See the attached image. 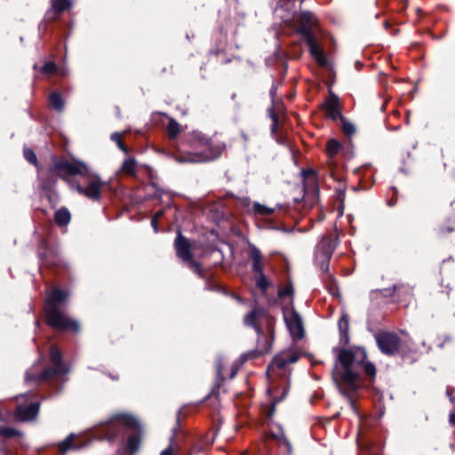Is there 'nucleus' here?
I'll return each mask as SVG.
<instances>
[{"mask_svg":"<svg viewBox=\"0 0 455 455\" xmlns=\"http://www.w3.org/2000/svg\"><path fill=\"white\" fill-rule=\"evenodd\" d=\"M161 455H173L172 445L161 451Z\"/></svg>","mask_w":455,"mask_h":455,"instance_id":"nucleus-46","label":"nucleus"},{"mask_svg":"<svg viewBox=\"0 0 455 455\" xmlns=\"http://www.w3.org/2000/svg\"><path fill=\"white\" fill-rule=\"evenodd\" d=\"M217 371H218V374H220V372H221V366H220V364L218 366Z\"/></svg>","mask_w":455,"mask_h":455,"instance_id":"nucleus-51","label":"nucleus"},{"mask_svg":"<svg viewBox=\"0 0 455 455\" xmlns=\"http://www.w3.org/2000/svg\"><path fill=\"white\" fill-rule=\"evenodd\" d=\"M158 221L159 220L156 219L154 216L151 220V225L155 230V232H158L159 228H158Z\"/></svg>","mask_w":455,"mask_h":455,"instance_id":"nucleus-45","label":"nucleus"},{"mask_svg":"<svg viewBox=\"0 0 455 455\" xmlns=\"http://www.w3.org/2000/svg\"><path fill=\"white\" fill-rule=\"evenodd\" d=\"M236 374V371H233L231 374V378H233Z\"/></svg>","mask_w":455,"mask_h":455,"instance_id":"nucleus-54","label":"nucleus"},{"mask_svg":"<svg viewBox=\"0 0 455 455\" xmlns=\"http://www.w3.org/2000/svg\"><path fill=\"white\" fill-rule=\"evenodd\" d=\"M249 257L251 260L252 270L256 275L264 274V267L262 264V255L260 251L253 246L250 249Z\"/></svg>","mask_w":455,"mask_h":455,"instance_id":"nucleus-24","label":"nucleus"},{"mask_svg":"<svg viewBox=\"0 0 455 455\" xmlns=\"http://www.w3.org/2000/svg\"><path fill=\"white\" fill-rule=\"evenodd\" d=\"M212 398H214L216 403H219V402H220V392H219V390H216V391L213 390L212 393H210L208 395L205 396V400H209V399H212Z\"/></svg>","mask_w":455,"mask_h":455,"instance_id":"nucleus-43","label":"nucleus"},{"mask_svg":"<svg viewBox=\"0 0 455 455\" xmlns=\"http://www.w3.org/2000/svg\"><path fill=\"white\" fill-rule=\"evenodd\" d=\"M24 158L36 168L38 189L44 193L50 204L54 207L58 201L56 186L58 180H68V176L83 174L86 164L77 159L69 160L65 156L51 155L49 164L44 167L39 164L35 151L25 147Z\"/></svg>","mask_w":455,"mask_h":455,"instance_id":"nucleus-1","label":"nucleus"},{"mask_svg":"<svg viewBox=\"0 0 455 455\" xmlns=\"http://www.w3.org/2000/svg\"><path fill=\"white\" fill-rule=\"evenodd\" d=\"M339 328L342 334H347L348 331V318L346 315L340 317L339 321Z\"/></svg>","mask_w":455,"mask_h":455,"instance_id":"nucleus-40","label":"nucleus"},{"mask_svg":"<svg viewBox=\"0 0 455 455\" xmlns=\"http://www.w3.org/2000/svg\"><path fill=\"white\" fill-rule=\"evenodd\" d=\"M151 184H152V186L156 189V191H157V192L164 193V190H163V189H160V188L156 186V182L151 181Z\"/></svg>","mask_w":455,"mask_h":455,"instance_id":"nucleus-47","label":"nucleus"},{"mask_svg":"<svg viewBox=\"0 0 455 455\" xmlns=\"http://www.w3.org/2000/svg\"><path fill=\"white\" fill-rule=\"evenodd\" d=\"M195 274L204 280L205 290L225 295L228 294L227 289L214 279V274L211 270L204 269L202 265H200L199 271Z\"/></svg>","mask_w":455,"mask_h":455,"instance_id":"nucleus-19","label":"nucleus"},{"mask_svg":"<svg viewBox=\"0 0 455 455\" xmlns=\"http://www.w3.org/2000/svg\"><path fill=\"white\" fill-rule=\"evenodd\" d=\"M41 403L38 401L32 402L28 405H17L14 416L17 420L21 422L32 421L36 419Z\"/></svg>","mask_w":455,"mask_h":455,"instance_id":"nucleus-18","label":"nucleus"},{"mask_svg":"<svg viewBox=\"0 0 455 455\" xmlns=\"http://www.w3.org/2000/svg\"><path fill=\"white\" fill-rule=\"evenodd\" d=\"M166 131L169 139L174 140L180 132V124L174 118H170Z\"/></svg>","mask_w":455,"mask_h":455,"instance_id":"nucleus-32","label":"nucleus"},{"mask_svg":"<svg viewBox=\"0 0 455 455\" xmlns=\"http://www.w3.org/2000/svg\"><path fill=\"white\" fill-rule=\"evenodd\" d=\"M45 315V323L59 333L76 335L81 331L78 320L70 317L61 310H52Z\"/></svg>","mask_w":455,"mask_h":455,"instance_id":"nucleus-8","label":"nucleus"},{"mask_svg":"<svg viewBox=\"0 0 455 455\" xmlns=\"http://www.w3.org/2000/svg\"><path fill=\"white\" fill-rule=\"evenodd\" d=\"M320 108L330 119L337 120L340 117L339 98L331 92Z\"/></svg>","mask_w":455,"mask_h":455,"instance_id":"nucleus-21","label":"nucleus"},{"mask_svg":"<svg viewBox=\"0 0 455 455\" xmlns=\"http://www.w3.org/2000/svg\"><path fill=\"white\" fill-rule=\"evenodd\" d=\"M137 161L134 157H128L123 162L120 172L125 175L135 177L136 176Z\"/></svg>","mask_w":455,"mask_h":455,"instance_id":"nucleus-29","label":"nucleus"},{"mask_svg":"<svg viewBox=\"0 0 455 455\" xmlns=\"http://www.w3.org/2000/svg\"><path fill=\"white\" fill-rule=\"evenodd\" d=\"M452 230H453V228L449 227V228H447V229L444 232L450 233Z\"/></svg>","mask_w":455,"mask_h":455,"instance_id":"nucleus-52","label":"nucleus"},{"mask_svg":"<svg viewBox=\"0 0 455 455\" xmlns=\"http://www.w3.org/2000/svg\"><path fill=\"white\" fill-rule=\"evenodd\" d=\"M174 248L178 258L186 263L191 271L197 273L201 264L194 259L191 243L189 240L181 234L180 230L177 232Z\"/></svg>","mask_w":455,"mask_h":455,"instance_id":"nucleus-11","label":"nucleus"},{"mask_svg":"<svg viewBox=\"0 0 455 455\" xmlns=\"http://www.w3.org/2000/svg\"><path fill=\"white\" fill-rule=\"evenodd\" d=\"M71 7L72 2L70 0H52V12L53 16L51 19L53 20H59L60 16Z\"/></svg>","mask_w":455,"mask_h":455,"instance_id":"nucleus-25","label":"nucleus"},{"mask_svg":"<svg viewBox=\"0 0 455 455\" xmlns=\"http://www.w3.org/2000/svg\"><path fill=\"white\" fill-rule=\"evenodd\" d=\"M221 52H222V51H221V50H215V51L211 52V53H212V54H214V55H216V56H218V55H219V54H220Z\"/></svg>","mask_w":455,"mask_h":455,"instance_id":"nucleus-50","label":"nucleus"},{"mask_svg":"<svg viewBox=\"0 0 455 455\" xmlns=\"http://www.w3.org/2000/svg\"><path fill=\"white\" fill-rule=\"evenodd\" d=\"M340 149V144L338 140L332 139L330 140L326 146V151L329 157H334Z\"/></svg>","mask_w":455,"mask_h":455,"instance_id":"nucleus-35","label":"nucleus"},{"mask_svg":"<svg viewBox=\"0 0 455 455\" xmlns=\"http://www.w3.org/2000/svg\"><path fill=\"white\" fill-rule=\"evenodd\" d=\"M48 102L50 107L57 112H62L65 108V101L58 91L48 95Z\"/></svg>","mask_w":455,"mask_h":455,"instance_id":"nucleus-28","label":"nucleus"},{"mask_svg":"<svg viewBox=\"0 0 455 455\" xmlns=\"http://www.w3.org/2000/svg\"><path fill=\"white\" fill-rule=\"evenodd\" d=\"M310 117L313 116V111L310 112V115H309Z\"/></svg>","mask_w":455,"mask_h":455,"instance_id":"nucleus-56","label":"nucleus"},{"mask_svg":"<svg viewBox=\"0 0 455 455\" xmlns=\"http://www.w3.org/2000/svg\"><path fill=\"white\" fill-rule=\"evenodd\" d=\"M294 293V289L291 283H289L283 289L278 291V297L283 299L284 297H292Z\"/></svg>","mask_w":455,"mask_h":455,"instance_id":"nucleus-38","label":"nucleus"},{"mask_svg":"<svg viewBox=\"0 0 455 455\" xmlns=\"http://www.w3.org/2000/svg\"><path fill=\"white\" fill-rule=\"evenodd\" d=\"M374 377L375 366L366 361V354L362 349L342 350L333 370V379L342 393L355 391L361 387L360 372Z\"/></svg>","mask_w":455,"mask_h":455,"instance_id":"nucleus-2","label":"nucleus"},{"mask_svg":"<svg viewBox=\"0 0 455 455\" xmlns=\"http://www.w3.org/2000/svg\"><path fill=\"white\" fill-rule=\"evenodd\" d=\"M243 322L256 331L257 347L264 355L269 353L275 340V318L264 307H255L243 316Z\"/></svg>","mask_w":455,"mask_h":455,"instance_id":"nucleus-5","label":"nucleus"},{"mask_svg":"<svg viewBox=\"0 0 455 455\" xmlns=\"http://www.w3.org/2000/svg\"><path fill=\"white\" fill-rule=\"evenodd\" d=\"M315 62H317L322 67H329V61L325 57L323 52L315 43Z\"/></svg>","mask_w":455,"mask_h":455,"instance_id":"nucleus-33","label":"nucleus"},{"mask_svg":"<svg viewBox=\"0 0 455 455\" xmlns=\"http://www.w3.org/2000/svg\"><path fill=\"white\" fill-rule=\"evenodd\" d=\"M306 355L313 366V355L304 354L299 348L290 347L277 353L267 368V376L273 385L275 392L282 391V398L284 399L290 389L291 367L302 355Z\"/></svg>","mask_w":455,"mask_h":455,"instance_id":"nucleus-4","label":"nucleus"},{"mask_svg":"<svg viewBox=\"0 0 455 455\" xmlns=\"http://www.w3.org/2000/svg\"><path fill=\"white\" fill-rule=\"evenodd\" d=\"M343 132L348 135H351L355 132V128L351 123L343 121Z\"/></svg>","mask_w":455,"mask_h":455,"instance_id":"nucleus-41","label":"nucleus"},{"mask_svg":"<svg viewBox=\"0 0 455 455\" xmlns=\"http://www.w3.org/2000/svg\"><path fill=\"white\" fill-rule=\"evenodd\" d=\"M230 61H231V60H230V59H227V60H225V63H228V62H230Z\"/></svg>","mask_w":455,"mask_h":455,"instance_id":"nucleus-55","label":"nucleus"},{"mask_svg":"<svg viewBox=\"0 0 455 455\" xmlns=\"http://www.w3.org/2000/svg\"><path fill=\"white\" fill-rule=\"evenodd\" d=\"M281 398H282V393L280 394V396L278 398L276 397L274 399V401L271 403V404L267 408V412H266V418L267 419H272L273 415L275 412V404L283 400Z\"/></svg>","mask_w":455,"mask_h":455,"instance_id":"nucleus-39","label":"nucleus"},{"mask_svg":"<svg viewBox=\"0 0 455 455\" xmlns=\"http://www.w3.org/2000/svg\"><path fill=\"white\" fill-rule=\"evenodd\" d=\"M266 437L274 443V445L271 447L273 455L292 454L291 443L280 424L272 421L269 430L266 433Z\"/></svg>","mask_w":455,"mask_h":455,"instance_id":"nucleus-9","label":"nucleus"},{"mask_svg":"<svg viewBox=\"0 0 455 455\" xmlns=\"http://www.w3.org/2000/svg\"><path fill=\"white\" fill-rule=\"evenodd\" d=\"M190 144L191 148L196 149L197 147H204L205 148L200 152L195 153L193 161L208 162L217 159L223 151V146H213L211 140L202 133H192L183 139L182 144Z\"/></svg>","mask_w":455,"mask_h":455,"instance_id":"nucleus-7","label":"nucleus"},{"mask_svg":"<svg viewBox=\"0 0 455 455\" xmlns=\"http://www.w3.org/2000/svg\"><path fill=\"white\" fill-rule=\"evenodd\" d=\"M66 182L81 196L92 201H99L100 199L101 189L105 185L99 176L89 175L87 167L83 174L68 176V180Z\"/></svg>","mask_w":455,"mask_h":455,"instance_id":"nucleus-6","label":"nucleus"},{"mask_svg":"<svg viewBox=\"0 0 455 455\" xmlns=\"http://www.w3.org/2000/svg\"><path fill=\"white\" fill-rule=\"evenodd\" d=\"M22 433L11 427H0V453L3 455H15L17 451L11 449L10 440L14 437H21Z\"/></svg>","mask_w":455,"mask_h":455,"instance_id":"nucleus-17","label":"nucleus"},{"mask_svg":"<svg viewBox=\"0 0 455 455\" xmlns=\"http://www.w3.org/2000/svg\"><path fill=\"white\" fill-rule=\"evenodd\" d=\"M111 140L117 144L118 148L125 154H129L128 147L124 143L122 134L114 132L111 134Z\"/></svg>","mask_w":455,"mask_h":455,"instance_id":"nucleus-37","label":"nucleus"},{"mask_svg":"<svg viewBox=\"0 0 455 455\" xmlns=\"http://www.w3.org/2000/svg\"><path fill=\"white\" fill-rule=\"evenodd\" d=\"M376 340L379 349L387 355H393L398 351L400 347V339L395 333L383 332L376 336Z\"/></svg>","mask_w":455,"mask_h":455,"instance_id":"nucleus-16","label":"nucleus"},{"mask_svg":"<svg viewBox=\"0 0 455 455\" xmlns=\"http://www.w3.org/2000/svg\"><path fill=\"white\" fill-rule=\"evenodd\" d=\"M68 373V369H63L57 366H47L40 372L28 371L26 374V381L32 382L39 386L44 382L56 379Z\"/></svg>","mask_w":455,"mask_h":455,"instance_id":"nucleus-14","label":"nucleus"},{"mask_svg":"<svg viewBox=\"0 0 455 455\" xmlns=\"http://www.w3.org/2000/svg\"><path fill=\"white\" fill-rule=\"evenodd\" d=\"M36 253L41 266L46 268L52 269L61 265V259L57 246L50 243L46 238H42L39 241Z\"/></svg>","mask_w":455,"mask_h":455,"instance_id":"nucleus-10","label":"nucleus"},{"mask_svg":"<svg viewBox=\"0 0 455 455\" xmlns=\"http://www.w3.org/2000/svg\"><path fill=\"white\" fill-rule=\"evenodd\" d=\"M172 210V204H168L166 207H164V209H161L159 211H157L154 217L157 220H160L161 218H163L167 212L171 211Z\"/></svg>","mask_w":455,"mask_h":455,"instance_id":"nucleus-42","label":"nucleus"},{"mask_svg":"<svg viewBox=\"0 0 455 455\" xmlns=\"http://www.w3.org/2000/svg\"><path fill=\"white\" fill-rule=\"evenodd\" d=\"M58 70V66L55 62L49 60L46 61L40 68V71L44 75L52 76L54 75Z\"/></svg>","mask_w":455,"mask_h":455,"instance_id":"nucleus-36","label":"nucleus"},{"mask_svg":"<svg viewBox=\"0 0 455 455\" xmlns=\"http://www.w3.org/2000/svg\"><path fill=\"white\" fill-rule=\"evenodd\" d=\"M283 313L285 324L292 339L291 347H295V344L305 337L302 319L293 307L291 310L288 307L283 308Z\"/></svg>","mask_w":455,"mask_h":455,"instance_id":"nucleus-13","label":"nucleus"},{"mask_svg":"<svg viewBox=\"0 0 455 455\" xmlns=\"http://www.w3.org/2000/svg\"><path fill=\"white\" fill-rule=\"evenodd\" d=\"M262 355H264L262 350H260L259 347H256V348H254L252 350H249L247 352L243 353L240 355L238 362L242 365L244 363H246L247 361L258 359Z\"/></svg>","mask_w":455,"mask_h":455,"instance_id":"nucleus-30","label":"nucleus"},{"mask_svg":"<svg viewBox=\"0 0 455 455\" xmlns=\"http://www.w3.org/2000/svg\"><path fill=\"white\" fill-rule=\"evenodd\" d=\"M256 286L262 291L266 292L270 286V282L267 276L263 275H258L255 276Z\"/></svg>","mask_w":455,"mask_h":455,"instance_id":"nucleus-34","label":"nucleus"},{"mask_svg":"<svg viewBox=\"0 0 455 455\" xmlns=\"http://www.w3.org/2000/svg\"><path fill=\"white\" fill-rule=\"evenodd\" d=\"M278 86H279V84L277 82L274 81L272 83V86H271L270 92H269L272 104L268 108L267 111H268L269 117L272 120V125H271L272 132H275L277 131L278 125H279V116H278L277 112L275 109V99L277 95Z\"/></svg>","mask_w":455,"mask_h":455,"instance_id":"nucleus-22","label":"nucleus"},{"mask_svg":"<svg viewBox=\"0 0 455 455\" xmlns=\"http://www.w3.org/2000/svg\"><path fill=\"white\" fill-rule=\"evenodd\" d=\"M69 296L68 290L54 287L45 299L44 314L52 310H61L60 307L67 303Z\"/></svg>","mask_w":455,"mask_h":455,"instance_id":"nucleus-15","label":"nucleus"},{"mask_svg":"<svg viewBox=\"0 0 455 455\" xmlns=\"http://www.w3.org/2000/svg\"><path fill=\"white\" fill-rule=\"evenodd\" d=\"M126 430L131 434L127 437L125 450L130 455H134L140 448L143 435L142 426L135 416L124 412L114 414L98 427L97 434L101 439L114 442L124 440Z\"/></svg>","mask_w":455,"mask_h":455,"instance_id":"nucleus-3","label":"nucleus"},{"mask_svg":"<svg viewBox=\"0 0 455 455\" xmlns=\"http://www.w3.org/2000/svg\"><path fill=\"white\" fill-rule=\"evenodd\" d=\"M53 220L58 227H67L71 221V213L68 208L60 207L54 212Z\"/></svg>","mask_w":455,"mask_h":455,"instance_id":"nucleus-27","label":"nucleus"},{"mask_svg":"<svg viewBox=\"0 0 455 455\" xmlns=\"http://www.w3.org/2000/svg\"><path fill=\"white\" fill-rule=\"evenodd\" d=\"M58 451L65 454L68 451H76L83 447L81 441L74 434H70L65 440L58 443Z\"/></svg>","mask_w":455,"mask_h":455,"instance_id":"nucleus-23","label":"nucleus"},{"mask_svg":"<svg viewBox=\"0 0 455 455\" xmlns=\"http://www.w3.org/2000/svg\"><path fill=\"white\" fill-rule=\"evenodd\" d=\"M335 248V237L330 235L324 237L318 245L317 258L322 257L323 262L321 268L323 270L328 269V262Z\"/></svg>","mask_w":455,"mask_h":455,"instance_id":"nucleus-20","label":"nucleus"},{"mask_svg":"<svg viewBox=\"0 0 455 455\" xmlns=\"http://www.w3.org/2000/svg\"><path fill=\"white\" fill-rule=\"evenodd\" d=\"M275 208H270L266 205L254 202L251 206V212L257 216H269L275 212Z\"/></svg>","mask_w":455,"mask_h":455,"instance_id":"nucleus-31","label":"nucleus"},{"mask_svg":"<svg viewBox=\"0 0 455 455\" xmlns=\"http://www.w3.org/2000/svg\"><path fill=\"white\" fill-rule=\"evenodd\" d=\"M308 400H309V403H310L311 404H313V395H310V397H309V399H308Z\"/></svg>","mask_w":455,"mask_h":455,"instance_id":"nucleus-53","label":"nucleus"},{"mask_svg":"<svg viewBox=\"0 0 455 455\" xmlns=\"http://www.w3.org/2000/svg\"><path fill=\"white\" fill-rule=\"evenodd\" d=\"M302 175L305 179L309 180L311 177H313V167H308L305 170H302Z\"/></svg>","mask_w":455,"mask_h":455,"instance_id":"nucleus-44","label":"nucleus"},{"mask_svg":"<svg viewBox=\"0 0 455 455\" xmlns=\"http://www.w3.org/2000/svg\"><path fill=\"white\" fill-rule=\"evenodd\" d=\"M180 411H178V415H177V419H176V421H177V427L174 428V430L176 431L177 428L180 427Z\"/></svg>","mask_w":455,"mask_h":455,"instance_id":"nucleus-48","label":"nucleus"},{"mask_svg":"<svg viewBox=\"0 0 455 455\" xmlns=\"http://www.w3.org/2000/svg\"><path fill=\"white\" fill-rule=\"evenodd\" d=\"M296 31L313 57V13L302 12L297 20Z\"/></svg>","mask_w":455,"mask_h":455,"instance_id":"nucleus-12","label":"nucleus"},{"mask_svg":"<svg viewBox=\"0 0 455 455\" xmlns=\"http://www.w3.org/2000/svg\"><path fill=\"white\" fill-rule=\"evenodd\" d=\"M450 421H451L453 425H455V413H451V414L450 415Z\"/></svg>","mask_w":455,"mask_h":455,"instance_id":"nucleus-49","label":"nucleus"},{"mask_svg":"<svg viewBox=\"0 0 455 455\" xmlns=\"http://www.w3.org/2000/svg\"><path fill=\"white\" fill-rule=\"evenodd\" d=\"M49 359L53 366L68 369L63 360L62 352L57 345H52L49 349Z\"/></svg>","mask_w":455,"mask_h":455,"instance_id":"nucleus-26","label":"nucleus"}]
</instances>
